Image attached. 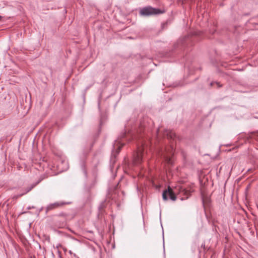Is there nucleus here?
Masks as SVG:
<instances>
[{"label":"nucleus","instance_id":"nucleus-8","mask_svg":"<svg viewBox=\"0 0 258 258\" xmlns=\"http://www.w3.org/2000/svg\"><path fill=\"white\" fill-rule=\"evenodd\" d=\"M214 84H216L217 85V88H220L222 87V85L219 82H213L210 83V85L211 86H213Z\"/></svg>","mask_w":258,"mask_h":258},{"label":"nucleus","instance_id":"nucleus-6","mask_svg":"<svg viewBox=\"0 0 258 258\" xmlns=\"http://www.w3.org/2000/svg\"><path fill=\"white\" fill-rule=\"evenodd\" d=\"M36 184L37 183H34L29 185L24 189V191L23 192V194H24V195L27 194L30 191H31L36 185Z\"/></svg>","mask_w":258,"mask_h":258},{"label":"nucleus","instance_id":"nucleus-9","mask_svg":"<svg viewBox=\"0 0 258 258\" xmlns=\"http://www.w3.org/2000/svg\"><path fill=\"white\" fill-rule=\"evenodd\" d=\"M23 195H24V194H21L20 195H15V196H14L13 197V199H17L18 198L23 196Z\"/></svg>","mask_w":258,"mask_h":258},{"label":"nucleus","instance_id":"nucleus-3","mask_svg":"<svg viewBox=\"0 0 258 258\" xmlns=\"http://www.w3.org/2000/svg\"><path fill=\"white\" fill-rule=\"evenodd\" d=\"M168 197H169L170 200L173 201H175L176 199L175 194L169 186L168 187V189L164 190L162 194V197L164 201L168 200Z\"/></svg>","mask_w":258,"mask_h":258},{"label":"nucleus","instance_id":"nucleus-11","mask_svg":"<svg viewBox=\"0 0 258 258\" xmlns=\"http://www.w3.org/2000/svg\"><path fill=\"white\" fill-rule=\"evenodd\" d=\"M2 18H3V17L2 16H0V21L2 20Z\"/></svg>","mask_w":258,"mask_h":258},{"label":"nucleus","instance_id":"nucleus-5","mask_svg":"<svg viewBox=\"0 0 258 258\" xmlns=\"http://www.w3.org/2000/svg\"><path fill=\"white\" fill-rule=\"evenodd\" d=\"M172 154H173V152H172V149L170 153H168L167 154H164L163 155V158H164L165 161L168 164L171 163L170 156Z\"/></svg>","mask_w":258,"mask_h":258},{"label":"nucleus","instance_id":"nucleus-2","mask_svg":"<svg viewBox=\"0 0 258 258\" xmlns=\"http://www.w3.org/2000/svg\"><path fill=\"white\" fill-rule=\"evenodd\" d=\"M144 150L145 147L143 145L138 148L134 157L133 162L135 165H139L142 162Z\"/></svg>","mask_w":258,"mask_h":258},{"label":"nucleus","instance_id":"nucleus-10","mask_svg":"<svg viewBox=\"0 0 258 258\" xmlns=\"http://www.w3.org/2000/svg\"><path fill=\"white\" fill-rule=\"evenodd\" d=\"M183 191L184 192V193L185 194V195H187V190H185V189H183Z\"/></svg>","mask_w":258,"mask_h":258},{"label":"nucleus","instance_id":"nucleus-4","mask_svg":"<svg viewBox=\"0 0 258 258\" xmlns=\"http://www.w3.org/2000/svg\"><path fill=\"white\" fill-rule=\"evenodd\" d=\"M69 203L64 202H56L54 203L50 204L46 208V213L49 211L57 209L59 207H62L64 205L69 204Z\"/></svg>","mask_w":258,"mask_h":258},{"label":"nucleus","instance_id":"nucleus-7","mask_svg":"<svg viewBox=\"0 0 258 258\" xmlns=\"http://www.w3.org/2000/svg\"><path fill=\"white\" fill-rule=\"evenodd\" d=\"M166 135L167 138L170 139H174L176 137L175 134L171 131H168Z\"/></svg>","mask_w":258,"mask_h":258},{"label":"nucleus","instance_id":"nucleus-1","mask_svg":"<svg viewBox=\"0 0 258 258\" xmlns=\"http://www.w3.org/2000/svg\"><path fill=\"white\" fill-rule=\"evenodd\" d=\"M162 13V12L158 9L153 8L151 7H147L142 8L140 14L144 16H150Z\"/></svg>","mask_w":258,"mask_h":258},{"label":"nucleus","instance_id":"nucleus-12","mask_svg":"<svg viewBox=\"0 0 258 258\" xmlns=\"http://www.w3.org/2000/svg\"><path fill=\"white\" fill-rule=\"evenodd\" d=\"M125 135V133H124V134H123V136H122V137H124V136Z\"/></svg>","mask_w":258,"mask_h":258}]
</instances>
